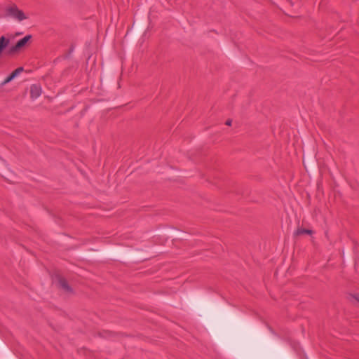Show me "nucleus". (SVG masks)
I'll return each mask as SVG.
<instances>
[{"mask_svg":"<svg viewBox=\"0 0 359 359\" xmlns=\"http://www.w3.org/2000/svg\"><path fill=\"white\" fill-rule=\"evenodd\" d=\"M353 297L359 302V295H354Z\"/></svg>","mask_w":359,"mask_h":359,"instance_id":"nucleus-10","label":"nucleus"},{"mask_svg":"<svg viewBox=\"0 0 359 359\" xmlns=\"http://www.w3.org/2000/svg\"><path fill=\"white\" fill-rule=\"evenodd\" d=\"M312 233H313V231L311 230H310V229L299 228V229H297V231H295L294 234L296 236H299V235H302V234H304V233L311 234Z\"/></svg>","mask_w":359,"mask_h":359,"instance_id":"nucleus-5","label":"nucleus"},{"mask_svg":"<svg viewBox=\"0 0 359 359\" xmlns=\"http://www.w3.org/2000/svg\"><path fill=\"white\" fill-rule=\"evenodd\" d=\"M9 77L11 78V80H13L15 78V76H14L13 72L9 75Z\"/></svg>","mask_w":359,"mask_h":359,"instance_id":"nucleus-9","label":"nucleus"},{"mask_svg":"<svg viewBox=\"0 0 359 359\" xmlns=\"http://www.w3.org/2000/svg\"><path fill=\"white\" fill-rule=\"evenodd\" d=\"M23 70H24L23 67H20L17 68L15 70H14L13 72V74L16 77L18 74H20L21 72H22Z\"/></svg>","mask_w":359,"mask_h":359,"instance_id":"nucleus-6","label":"nucleus"},{"mask_svg":"<svg viewBox=\"0 0 359 359\" xmlns=\"http://www.w3.org/2000/svg\"><path fill=\"white\" fill-rule=\"evenodd\" d=\"M12 80L11 79V78L9 77V76L5 79V80L2 82L1 85L2 86H4L6 85V83L11 82Z\"/></svg>","mask_w":359,"mask_h":359,"instance_id":"nucleus-7","label":"nucleus"},{"mask_svg":"<svg viewBox=\"0 0 359 359\" xmlns=\"http://www.w3.org/2000/svg\"><path fill=\"white\" fill-rule=\"evenodd\" d=\"M59 285L65 291L70 292L72 290V289L69 287V285H68L67 280L62 278H60L59 279Z\"/></svg>","mask_w":359,"mask_h":359,"instance_id":"nucleus-4","label":"nucleus"},{"mask_svg":"<svg viewBox=\"0 0 359 359\" xmlns=\"http://www.w3.org/2000/svg\"><path fill=\"white\" fill-rule=\"evenodd\" d=\"M31 35H27L24 38L20 39L15 46H11L8 53V54H14L15 53L19 51L22 48L25 46L27 42L31 39Z\"/></svg>","mask_w":359,"mask_h":359,"instance_id":"nucleus-2","label":"nucleus"},{"mask_svg":"<svg viewBox=\"0 0 359 359\" xmlns=\"http://www.w3.org/2000/svg\"><path fill=\"white\" fill-rule=\"evenodd\" d=\"M231 123H232V120H231V119H228V120L226 121V123H225V124H226V126H231Z\"/></svg>","mask_w":359,"mask_h":359,"instance_id":"nucleus-8","label":"nucleus"},{"mask_svg":"<svg viewBox=\"0 0 359 359\" xmlns=\"http://www.w3.org/2000/svg\"><path fill=\"white\" fill-rule=\"evenodd\" d=\"M41 95V88L39 85L34 84L30 88V95L32 99H36Z\"/></svg>","mask_w":359,"mask_h":359,"instance_id":"nucleus-3","label":"nucleus"},{"mask_svg":"<svg viewBox=\"0 0 359 359\" xmlns=\"http://www.w3.org/2000/svg\"><path fill=\"white\" fill-rule=\"evenodd\" d=\"M6 15L11 17L18 21H22L27 18L24 12L20 10L15 4L8 6L6 8Z\"/></svg>","mask_w":359,"mask_h":359,"instance_id":"nucleus-1","label":"nucleus"}]
</instances>
